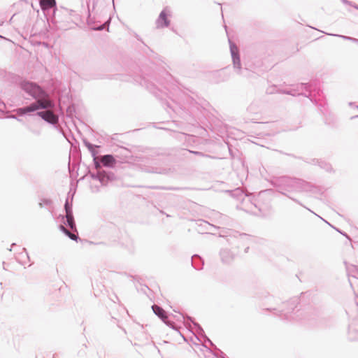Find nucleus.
Here are the masks:
<instances>
[{
  "label": "nucleus",
  "instance_id": "5fc2aeb1",
  "mask_svg": "<svg viewBox=\"0 0 358 358\" xmlns=\"http://www.w3.org/2000/svg\"><path fill=\"white\" fill-rule=\"evenodd\" d=\"M356 118H358V115H354L352 117H351V119L353 120V119H356Z\"/></svg>",
  "mask_w": 358,
  "mask_h": 358
},
{
  "label": "nucleus",
  "instance_id": "09e8293b",
  "mask_svg": "<svg viewBox=\"0 0 358 358\" xmlns=\"http://www.w3.org/2000/svg\"><path fill=\"white\" fill-rule=\"evenodd\" d=\"M349 106H351V107H355L356 108V106L355 103L354 102H350L349 103Z\"/></svg>",
  "mask_w": 358,
  "mask_h": 358
},
{
  "label": "nucleus",
  "instance_id": "e433bc0d",
  "mask_svg": "<svg viewBox=\"0 0 358 358\" xmlns=\"http://www.w3.org/2000/svg\"><path fill=\"white\" fill-rule=\"evenodd\" d=\"M280 152L281 154H283V155H287V156H290V157H294V158H296V159H303L304 162H306V159H303L302 157H297V156L294 155V154H291V153H286V152H282V151H280Z\"/></svg>",
  "mask_w": 358,
  "mask_h": 358
},
{
  "label": "nucleus",
  "instance_id": "79ce46f5",
  "mask_svg": "<svg viewBox=\"0 0 358 358\" xmlns=\"http://www.w3.org/2000/svg\"><path fill=\"white\" fill-rule=\"evenodd\" d=\"M250 243H247L245 246H243L244 248V252L248 253L250 249Z\"/></svg>",
  "mask_w": 358,
  "mask_h": 358
},
{
  "label": "nucleus",
  "instance_id": "2f4dec72",
  "mask_svg": "<svg viewBox=\"0 0 358 358\" xmlns=\"http://www.w3.org/2000/svg\"><path fill=\"white\" fill-rule=\"evenodd\" d=\"M266 299L267 302L265 303L264 305H271L278 303L277 299L275 298L273 296L268 295Z\"/></svg>",
  "mask_w": 358,
  "mask_h": 358
},
{
  "label": "nucleus",
  "instance_id": "bf43d9fd",
  "mask_svg": "<svg viewBox=\"0 0 358 358\" xmlns=\"http://www.w3.org/2000/svg\"><path fill=\"white\" fill-rule=\"evenodd\" d=\"M317 215V217H319V218L322 219V218L321 217V216H319V215Z\"/></svg>",
  "mask_w": 358,
  "mask_h": 358
},
{
  "label": "nucleus",
  "instance_id": "cd10ccee",
  "mask_svg": "<svg viewBox=\"0 0 358 358\" xmlns=\"http://www.w3.org/2000/svg\"><path fill=\"white\" fill-rule=\"evenodd\" d=\"M141 170L146 173H161L160 171H158V168L153 167V166H144L141 168Z\"/></svg>",
  "mask_w": 358,
  "mask_h": 358
},
{
  "label": "nucleus",
  "instance_id": "f704fd0d",
  "mask_svg": "<svg viewBox=\"0 0 358 358\" xmlns=\"http://www.w3.org/2000/svg\"><path fill=\"white\" fill-rule=\"evenodd\" d=\"M165 322H163L164 324H166L168 327L173 329H176V324L169 320V316L167 317V319L164 320Z\"/></svg>",
  "mask_w": 358,
  "mask_h": 358
},
{
  "label": "nucleus",
  "instance_id": "6e6552de",
  "mask_svg": "<svg viewBox=\"0 0 358 358\" xmlns=\"http://www.w3.org/2000/svg\"><path fill=\"white\" fill-rule=\"evenodd\" d=\"M74 193L71 195V201H69V194L66 199L64 203V210L66 215H59V219L63 223V224L69 227L71 230L76 231V225L73 214V204L72 201L73 199Z\"/></svg>",
  "mask_w": 358,
  "mask_h": 358
},
{
  "label": "nucleus",
  "instance_id": "4468645a",
  "mask_svg": "<svg viewBox=\"0 0 358 358\" xmlns=\"http://www.w3.org/2000/svg\"><path fill=\"white\" fill-rule=\"evenodd\" d=\"M238 252L231 248H222L220 251V256L223 264L229 265L233 263L238 256Z\"/></svg>",
  "mask_w": 358,
  "mask_h": 358
},
{
  "label": "nucleus",
  "instance_id": "9d476101",
  "mask_svg": "<svg viewBox=\"0 0 358 358\" xmlns=\"http://www.w3.org/2000/svg\"><path fill=\"white\" fill-rule=\"evenodd\" d=\"M90 2V0H87V11H88V15H87V24L89 26H90V29L93 31H103L106 29H107V30L108 31L109 26H110V17L106 22H104L102 24H100L98 26L93 25L97 21H96L95 17H92L91 12H93L94 10L96 3L95 0H93L92 6V9H91Z\"/></svg>",
  "mask_w": 358,
  "mask_h": 358
},
{
  "label": "nucleus",
  "instance_id": "bb28decb",
  "mask_svg": "<svg viewBox=\"0 0 358 358\" xmlns=\"http://www.w3.org/2000/svg\"><path fill=\"white\" fill-rule=\"evenodd\" d=\"M210 352L213 353L214 356H215L217 358H227V355L219 348H217V346H215L214 350L215 352H213L211 350L208 349Z\"/></svg>",
  "mask_w": 358,
  "mask_h": 358
},
{
  "label": "nucleus",
  "instance_id": "9b49d317",
  "mask_svg": "<svg viewBox=\"0 0 358 358\" xmlns=\"http://www.w3.org/2000/svg\"><path fill=\"white\" fill-rule=\"evenodd\" d=\"M273 192L274 189H266L259 192L255 200L257 202L254 203L255 208L259 211H263L268 208L270 205Z\"/></svg>",
  "mask_w": 358,
  "mask_h": 358
},
{
  "label": "nucleus",
  "instance_id": "39448f33",
  "mask_svg": "<svg viewBox=\"0 0 358 358\" xmlns=\"http://www.w3.org/2000/svg\"><path fill=\"white\" fill-rule=\"evenodd\" d=\"M226 242L232 250L237 251L239 255L240 249L247 243L252 242V236L245 233H240L237 231H231L225 236Z\"/></svg>",
  "mask_w": 358,
  "mask_h": 358
},
{
  "label": "nucleus",
  "instance_id": "de8ad7c7",
  "mask_svg": "<svg viewBox=\"0 0 358 358\" xmlns=\"http://www.w3.org/2000/svg\"><path fill=\"white\" fill-rule=\"evenodd\" d=\"M2 106H3V103H0V115L2 114Z\"/></svg>",
  "mask_w": 358,
  "mask_h": 358
},
{
  "label": "nucleus",
  "instance_id": "f3484780",
  "mask_svg": "<svg viewBox=\"0 0 358 358\" xmlns=\"http://www.w3.org/2000/svg\"><path fill=\"white\" fill-rule=\"evenodd\" d=\"M37 116L40 117L45 122L52 125H55L57 121V118L55 115L50 110L42 111L40 110L39 112L37 113Z\"/></svg>",
  "mask_w": 358,
  "mask_h": 358
},
{
  "label": "nucleus",
  "instance_id": "4d7b16f0",
  "mask_svg": "<svg viewBox=\"0 0 358 358\" xmlns=\"http://www.w3.org/2000/svg\"><path fill=\"white\" fill-rule=\"evenodd\" d=\"M352 266L355 268V269H357V266H354V265H352Z\"/></svg>",
  "mask_w": 358,
  "mask_h": 358
},
{
  "label": "nucleus",
  "instance_id": "a211bd4d",
  "mask_svg": "<svg viewBox=\"0 0 358 358\" xmlns=\"http://www.w3.org/2000/svg\"><path fill=\"white\" fill-rule=\"evenodd\" d=\"M140 84L145 87L148 90H149L151 93L157 95V92L159 91L158 87L149 79L143 77L141 78Z\"/></svg>",
  "mask_w": 358,
  "mask_h": 358
},
{
  "label": "nucleus",
  "instance_id": "f257e3e1",
  "mask_svg": "<svg viewBox=\"0 0 358 358\" xmlns=\"http://www.w3.org/2000/svg\"><path fill=\"white\" fill-rule=\"evenodd\" d=\"M19 86L22 91L35 100L29 105L16 109V114L19 117L37 116V113L40 110L51 107L52 102L49 99L48 92L37 83L24 80L20 82Z\"/></svg>",
  "mask_w": 358,
  "mask_h": 358
},
{
  "label": "nucleus",
  "instance_id": "473e14b6",
  "mask_svg": "<svg viewBox=\"0 0 358 358\" xmlns=\"http://www.w3.org/2000/svg\"><path fill=\"white\" fill-rule=\"evenodd\" d=\"M83 143H84L85 146L88 149L89 151L93 148H98L99 147L96 145L91 143L87 140H83Z\"/></svg>",
  "mask_w": 358,
  "mask_h": 358
},
{
  "label": "nucleus",
  "instance_id": "dca6fc26",
  "mask_svg": "<svg viewBox=\"0 0 358 358\" xmlns=\"http://www.w3.org/2000/svg\"><path fill=\"white\" fill-rule=\"evenodd\" d=\"M117 163V161L115 157L112 154L103 155L99 157V169L101 167L113 169L115 167Z\"/></svg>",
  "mask_w": 358,
  "mask_h": 358
},
{
  "label": "nucleus",
  "instance_id": "0eeeda50",
  "mask_svg": "<svg viewBox=\"0 0 358 358\" xmlns=\"http://www.w3.org/2000/svg\"><path fill=\"white\" fill-rule=\"evenodd\" d=\"M229 49H230V53L232 59V63L234 66V69L236 71V72L243 76V77H249L252 72L248 69L247 68L243 69L241 66V56H240V51L238 47L236 45V44L233 42L231 39L229 38Z\"/></svg>",
  "mask_w": 358,
  "mask_h": 358
},
{
  "label": "nucleus",
  "instance_id": "72a5a7b5",
  "mask_svg": "<svg viewBox=\"0 0 358 358\" xmlns=\"http://www.w3.org/2000/svg\"><path fill=\"white\" fill-rule=\"evenodd\" d=\"M101 185H96V184H93V183H91L90 184V189L92 191V192L93 193H97L99 192H100V188H101Z\"/></svg>",
  "mask_w": 358,
  "mask_h": 358
},
{
  "label": "nucleus",
  "instance_id": "37998d69",
  "mask_svg": "<svg viewBox=\"0 0 358 358\" xmlns=\"http://www.w3.org/2000/svg\"><path fill=\"white\" fill-rule=\"evenodd\" d=\"M341 1L345 4V5H348V6H350L352 5V1H349V0H341Z\"/></svg>",
  "mask_w": 358,
  "mask_h": 358
},
{
  "label": "nucleus",
  "instance_id": "ea45409f",
  "mask_svg": "<svg viewBox=\"0 0 358 358\" xmlns=\"http://www.w3.org/2000/svg\"><path fill=\"white\" fill-rule=\"evenodd\" d=\"M22 250L24 252V254L20 253V255L24 256L27 259H29V256L27 253V249L25 248H23Z\"/></svg>",
  "mask_w": 358,
  "mask_h": 358
},
{
  "label": "nucleus",
  "instance_id": "e2e57ef3",
  "mask_svg": "<svg viewBox=\"0 0 358 358\" xmlns=\"http://www.w3.org/2000/svg\"><path fill=\"white\" fill-rule=\"evenodd\" d=\"M53 358H56V357H53Z\"/></svg>",
  "mask_w": 358,
  "mask_h": 358
},
{
  "label": "nucleus",
  "instance_id": "4be33fe9",
  "mask_svg": "<svg viewBox=\"0 0 358 358\" xmlns=\"http://www.w3.org/2000/svg\"><path fill=\"white\" fill-rule=\"evenodd\" d=\"M64 12L66 15H69L71 17V21L76 24L78 25V22L81 21V17L79 14H77L76 11L73 10H69L67 8H63Z\"/></svg>",
  "mask_w": 358,
  "mask_h": 358
},
{
  "label": "nucleus",
  "instance_id": "6ab92c4d",
  "mask_svg": "<svg viewBox=\"0 0 358 358\" xmlns=\"http://www.w3.org/2000/svg\"><path fill=\"white\" fill-rule=\"evenodd\" d=\"M306 162L310 163V164H315V165L317 164L321 169H324L325 171H327L328 172H330L332 170L331 165L329 163H328V162H327L325 161H323V160H320V159H312L310 160V162L306 161Z\"/></svg>",
  "mask_w": 358,
  "mask_h": 358
},
{
  "label": "nucleus",
  "instance_id": "20e7f679",
  "mask_svg": "<svg viewBox=\"0 0 358 358\" xmlns=\"http://www.w3.org/2000/svg\"><path fill=\"white\" fill-rule=\"evenodd\" d=\"M296 90L308 92V94L304 92L298 93V95L308 98L312 103L318 106L322 113H324L326 103L322 99L323 92L316 83H301L297 85Z\"/></svg>",
  "mask_w": 358,
  "mask_h": 358
},
{
  "label": "nucleus",
  "instance_id": "58836bf2",
  "mask_svg": "<svg viewBox=\"0 0 358 358\" xmlns=\"http://www.w3.org/2000/svg\"><path fill=\"white\" fill-rule=\"evenodd\" d=\"M201 222H202L203 224H204V227H206V229L208 230V227H215L212 224H210L208 222H206V221H203V220H200Z\"/></svg>",
  "mask_w": 358,
  "mask_h": 358
},
{
  "label": "nucleus",
  "instance_id": "1a4fd4ad",
  "mask_svg": "<svg viewBox=\"0 0 358 358\" xmlns=\"http://www.w3.org/2000/svg\"><path fill=\"white\" fill-rule=\"evenodd\" d=\"M180 316H176V315H173V314L172 316L176 319V320L178 321H180V318H182L184 322H185L186 324H188V322L191 323L193 324L194 326V328L195 329L196 331L197 332V334L203 338V341L206 342V343H208L210 347H212L213 348V350L215 349V346H216L213 342L205 334V332L202 328V327L198 323L196 322L194 319L191 317V316H189V315H185L182 313H180Z\"/></svg>",
  "mask_w": 358,
  "mask_h": 358
},
{
  "label": "nucleus",
  "instance_id": "3c124183",
  "mask_svg": "<svg viewBox=\"0 0 358 358\" xmlns=\"http://www.w3.org/2000/svg\"><path fill=\"white\" fill-rule=\"evenodd\" d=\"M15 245H16V243H13L11 244V245H10V248H9V249H8V250H9V251H11V250H12V248H13V246H15Z\"/></svg>",
  "mask_w": 358,
  "mask_h": 358
},
{
  "label": "nucleus",
  "instance_id": "b1692460",
  "mask_svg": "<svg viewBox=\"0 0 358 358\" xmlns=\"http://www.w3.org/2000/svg\"><path fill=\"white\" fill-rule=\"evenodd\" d=\"M59 230L64 234L67 237H69L71 240L73 241H77L79 237L78 236V231H76V234H74L73 232H71L69 230H68L64 225L60 224L59 226ZM75 231V230H73Z\"/></svg>",
  "mask_w": 358,
  "mask_h": 358
},
{
  "label": "nucleus",
  "instance_id": "49530a36",
  "mask_svg": "<svg viewBox=\"0 0 358 358\" xmlns=\"http://www.w3.org/2000/svg\"><path fill=\"white\" fill-rule=\"evenodd\" d=\"M66 112L69 113V116L71 117V110L70 108H68Z\"/></svg>",
  "mask_w": 358,
  "mask_h": 358
},
{
  "label": "nucleus",
  "instance_id": "13d9d810",
  "mask_svg": "<svg viewBox=\"0 0 358 358\" xmlns=\"http://www.w3.org/2000/svg\"><path fill=\"white\" fill-rule=\"evenodd\" d=\"M317 215V217H319V218L322 219V218L321 217V216H319V215Z\"/></svg>",
  "mask_w": 358,
  "mask_h": 358
},
{
  "label": "nucleus",
  "instance_id": "c85d7f7f",
  "mask_svg": "<svg viewBox=\"0 0 358 358\" xmlns=\"http://www.w3.org/2000/svg\"><path fill=\"white\" fill-rule=\"evenodd\" d=\"M331 36H337L342 38L344 40L350 41L352 42H354L357 44H358V38H355L351 36H344V35H340V34H331Z\"/></svg>",
  "mask_w": 358,
  "mask_h": 358
},
{
  "label": "nucleus",
  "instance_id": "052dcab7",
  "mask_svg": "<svg viewBox=\"0 0 358 358\" xmlns=\"http://www.w3.org/2000/svg\"><path fill=\"white\" fill-rule=\"evenodd\" d=\"M356 108H357V110H358V106H356Z\"/></svg>",
  "mask_w": 358,
  "mask_h": 358
},
{
  "label": "nucleus",
  "instance_id": "5701e85b",
  "mask_svg": "<svg viewBox=\"0 0 358 358\" xmlns=\"http://www.w3.org/2000/svg\"><path fill=\"white\" fill-rule=\"evenodd\" d=\"M226 192L228 193L231 197L237 200H243V196H245L243 191L241 188H236L232 190H227Z\"/></svg>",
  "mask_w": 358,
  "mask_h": 358
},
{
  "label": "nucleus",
  "instance_id": "6e6d98bb",
  "mask_svg": "<svg viewBox=\"0 0 358 358\" xmlns=\"http://www.w3.org/2000/svg\"><path fill=\"white\" fill-rule=\"evenodd\" d=\"M11 117H12V118H15V119L17 120V121H21V120H20V119H19V118H17V117H15V116H12Z\"/></svg>",
  "mask_w": 358,
  "mask_h": 358
},
{
  "label": "nucleus",
  "instance_id": "c9c22d12",
  "mask_svg": "<svg viewBox=\"0 0 358 358\" xmlns=\"http://www.w3.org/2000/svg\"><path fill=\"white\" fill-rule=\"evenodd\" d=\"M28 129L29 130L30 132H31L35 136H40L41 134V129H33L30 127H28Z\"/></svg>",
  "mask_w": 358,
  "mask_h": 358
},
{
  "label": "nucleus",
  "instance_id": "f03ea898",
  "mask_svg": "<svg viewBox=\"0 0 358 358\" xmlns=\"http://www.w3.org/2000/svg\"><path fill=\"white\" fill-rule=\"evenodd\" d=\"M270 182L273 187L276 188V191L278 193L287 196L313 213L310 209L303 206L298 199L292 197L289 194L292 192H303L317 193L319 191L317 187L303 179L290 177L289 176L275 177ZM314 214L316 215L315 213Z\"/></svg>",
  "mask_w": 358,
  "mask_h": 358
},
{
  "label": "nucleus",
  "instance_id": "aec40b11",
  "mask_svg": "<svg viewBox=\"0 0 358 358\" xmlns=\"http://www.w3.org/2000/svg\"><path fill=\"white\" fill-rule=\"evenodd\" d=\"M192 266L196 270H201L204 265L203 259L199 255H194L191 259Z\"/></svg>",
  "mask_w": 358,
  "mask_h": 358
},
{
  "label": "nucleus",
  "instance_id": "680f3d73",
  "mask_svg": "<svg viewBox=\"0 0 358 358\" xmlns=\"http://www.w3.org/2000/svg\"><path fill=\"white\" fill-rule=\"evenodd\" d=\"M0 38H2V36L0 35Z\"/></svg>",
  "mask_w": 358,
  "mask_h": 358
},
{
  "label": "nucleus",
  "instance_id": "4c0bfd02",
  "mask_svg": "<svg viewBox=\"0 0 358 358\" xmlns=\"http://www.w3.org/2000/svg\"><path fill=\"white\" fill-rule=\"evenodd\" d=\"M189 152H191V153H193L194 155L202 156V157H210L209 155H206V154H204V153H203L201 152H199V151H191V150H189Z\"/></svg>",
  "mask_w": 358,
  "mask_h": 358
},
{
  "label": "nucleus",
  "instance_id": "2eb2a0df",
  "mask_svg": "<svg viewBox=\"0 0 358 358\" xmlns=\"http://www.w3.org/2000/svg\"><path fill=\"white\" fill-rule=\"evenodd\" d=\"M171 15V12L167 7L164 8L159 13L157 19L156 20V27L157 29H162L168 27L170 25L171 21L169 17Z\"/></svg>",
  "mask_w": 358,
  "mask_h": 358
},
{
  "label": "nucleus",
  "instance_id": "a878e982",
  "mask_svg": "<svg viewBox=\"0 0 358 358\" xmlns=\"http://www.w3.org/2000/svg\"><path fill=\"white\" fill-rule=\"evenodd\" d=\"M90 152L91 153V155L93 158V164L95 169H99V157L97 158L96 155L98 154V151L96 150V148H93L91 150H90Z\"/></svg>",
  "mask_w": 358,
  "mask_h": 358
},
{
  "label": "nucleus",
  "instance_id": "864d4df0",
  "mask_svg": "<svg viewBox=\"0 0 358 358\" xmlns=\"http://www.w3.org/2000/svg\"><path fill=\"white\" fill-rule=\"evenodd\" d=\"M136 38H137V40H138V41H142L141 38L138 35H136Z\"/></svg>",
  "mask_w": 358,
  "mask_h": 358
},
{
  "label": "nucleus",
  "instance_id": "c03bdc74",
  "mask_svg": "<svg viewBox=\"0 0 358 358\" xmlns=\"http://www.w3.org/2000/svg\"><path fill=\"white\" fill-rule=\"evenodd\" d=\"M122 149H124L125 150V152H127L125 155H124V157H129V154L131 153L130 151L125 148H123V147H121Z\"/></svg>",
  "mask_w": 358,
  "mask_h": 358
},
{
  "label": "nucleus",
  "instance_id": "423d86ee",
  "mask_svg": "<svg viewBox=\"0 0 358 358\" xmlns=\"http://www.w3.org/2000/svg\"><path fill=\"white\" fill-rule=\"evenodd\" d=\"M186 101L188 103V106H184V108L182 107L174 108L169 103H167V107L180 115L181 117L187 120H189L187 118V115L192 116L193 118H196L198 116L196 111L200 110L201 106L192 97L188 96L186 99Z\"/></svg>",
  "mask_w": 358,
  "mask_h": 358
},
{
  "label": "nucleus",
  "instance_id": "7ed1b4c3",
  "mask_svg": "<svg viewBox=\"0 0 358 358\" xmlns=\"http://www.w3.org/2000/svg\"><path fill=\"white\" fill-rule=\"evenodd\" d=\"M299 298L293 297L291 298L286 303H284L287 308H282L281 310H277L275 308H266L265 310L273 311V315H277L280 319L286 321H301L306 320L310 321L313 318L310 317L309 313L297 310L295 313L294 310L299 304Z\"/></svg>",
  "mask_w": 358,
  "mask_h": 358
},
{
  "label": "nucleus",
  "instance_id": "ddd939ff",
  "mask_svg": "<svg viewBox=\"0 0 358 358\" xmlns=\"http://www.w3.org/2000/svg\"><path fill=\"white\" fill-rule=\"evenodd\" d=\"M40 7L45 15L52 14L53 20L57 22V2L56 0H40Z\"/></svg>",
  "mask_w": 358,
  "mask_h": 358
},
{
  "label": "nucleus",
  "instance_id": "a18cd8bd",
  "mask_svg": "<svg viewBox=\"0 0 358 358\" xmlns=\"http://www.w3.org/2000/svg\"><path fill=\"white\" fill-rule=\"evenodd\" d=\"M350 6H352V7L355 8V9L358 10V4L355 3L353 1H352V5H350Z\"/></svg>",
  "mask_w": 358,
  "mask_h": 358
},
{
  "label": "nucleus",
  "instance_id": "8fccbe9b",
  "mask_svg": "<svg viewBox=\"0 0 358 358\" xmlns=\"http://www.w3.org/2000/svg\"><path fill=\"white\" fill-rule=\"evenodd\" d=\"M117 136V134H113V135L112 136V137H111V139H112L113 141L116 140V136Z\"/></svg>",
  "mask_w": 358,
  "mask_h": 358
},
{
  "label": "nucleus",
  "instance_id": "c756f323",
  "mask_svg": "<svg viewBox=\"0 0 358 358\" xmlns=\"http://www.w3.org/2000/svg\"><path fill=\"white\" fill-rule=\"evenodd\" d=\"M52 201L50 199L43 198L41 199V201L39 202V206L41 208H43L44 206H49L52 204Z\"/></svg>",
  "mask_w": 358,
  "mask_h": 358
},
{
  "label": "nucleus",
  "instance_id": "a19ab883",
  "mask_svg": "<svg viewBox=\"0 0 358 358\" xmlns=\"http://www.w3.org/2000/svg\"><path fill=\"white\" fill-rule=\"evenodd\" d=\"M282 93L285 94H289V95L295 96V94L293 93L292 90H282Z\"/></svg>",
  "mask_w": 358,
  "mask_h": 358
},
{
  "label": "nucleus",
  "instance_id": "f8f14e48",
  "mask_svg": "<svg viewBox=\"0 0 358 358\" xmlns=\"http://www.w3.org/2000/svg\"><path fill=\"white\" fill-rule=\"evenodd\" d=\"M90 178L99 182L101 186H107L109 182L116 179L115 173L112 171L99 169L96 173H90Z\"/></svg>",
  "mask_w": 358,
  "mask_h": 358
},
{
  "label": "nucleus",
  "instance_id": "393cba45",
  "mask_svg": "<svg viewBox=\"0 0 358 358\" xmlns=\"http://www.w3.org/2000/svg\"><path fill=\"white\" fill-rule=\"evenodd\" d=\"M139 187H146L150 189H165V190H179L182 189V188L180 187H162V186H155V185H151V186H138Z\"/></svg>",
  "mask_w": 358,
  "mask_h": 358
},
{
  "label": "nucleus",
  "instance_id": "7c9ffc66",
  "mask_svg": "<svg viewBox=\"0 0 358 358\" xmlns=\"http://www.w3.org/2000/svg\"><path fill=\"white\" fill-rule=\"evenodd\" d=\"M322 220H324L326 223H327L329 226L333 227L336 231H338L339 234H341V235L345 236L346 238H348V240H351L350 236L347 233H345V231H342L341 229H340L338 228H336V227L332 226L329 222H328L327 221L324 220V219H322Z\"/></svg>",
  "mask_w": 358,
  "mask_h": 358
},
{
  "label": "nucleus",
  "instance_id": "603ef678",
  "mask_svg": "<svg viewBox=\"0 0 358 358\" xmlns=\"http://www.w3.org/2000/svg\"><path fill=\"white\" fill-rule=\"evenodd\" d=\"M17 261H18V262H19L20 264H21L22 265L25 264V262H23V261H22V260H20V259H17Z\"/></svg>",
  "mask_w": 358,
  "mask_h": 358
},
{
  "label": "nucleus",
  "instance_id": "412c9836",
  "mask_svg": "<svg viewBox=\"0 0 358 358\" xmlns=\"http://www.w3.org/2000/svg\"><path fill=\"white\" fill-rule=\"evenodd\" d=\"M153 313L162 321L165 322L164 320L167 319L168 315L166 312L160 306L154 304L152 306Z\"/></svg>",
  "mask_w": 358,
  "mask_h": 358
}]
</instances>
